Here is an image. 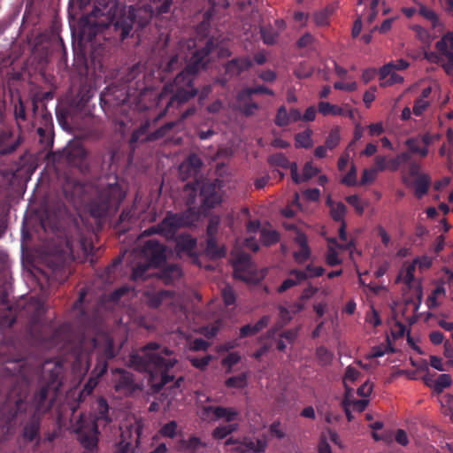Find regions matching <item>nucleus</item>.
<instances>
[{"label":"nucleus","mask_w":453,"mask_h":453,"mask_svg":"<svg viewBox=\"0 0 453 453\" xmlns=\"http://www.w3.org/2000/svg\"><path fill=\"white\" fill-rule=\"evenodd\" d=\"M0 288V372L13 377L12 386L0 407V442L13 436L17 427L26 443L40 441L42 421L53 406L50 390H58L62 365L51 360L29 359L30 347L50 349L72 342L73 326L65 322L53 327L44 321L40 302L27 303L18 313Z\"/></svg>","instance_id":"obj_1"},{"label":"nucleus","mask_w":453,"mask_h":453,"mask_svg":"<svg viewBox=\"0 0 453 453\" xmlns=\"http://www.w3.org/2000/svg\"><path fill=\"white\" fill-rule=\"evenodd\" d=\"M260 34L265 44L273 45L277 41L278 34L273 27H262L260 28Z\"/></svg>","instance_id":"obj_48"},{"label":"nucleus","mask_w":453,"mask_h":453,"mask_svg":"<svg viewBox=\"0 0 453 453\" xmlns=\"http://www.w3.org/2000/svg\"><path fill=\"white\" fill-rule=\"evenodd\" d=\"M319 111L326 116V115H340L342 113V109L337 105L331 104L327 102H320L319 104Z\"/></svg>","instance_id":"obj_51"},{"label":"nucleus","mask_w":453,"mask_h":453,"mask_svg":"<svg viewBox=\"0 0 453 453\" xmlns=\"http://www.w3.org/2000/svg\"><path fill=\"white\" fill-rule=\"evenodd\" d=\"M267 448V440L265 436L262 438L245 437L242 441V448H236L237 450L249 453H263Z\"/></svg>","instance_id":"obj_25"},{"label":"nucleus","mask_w":453,"mask_h":453,"mask_svg":"<svg viewBox=\"0 0 453 453\" xmlns=\"http://www.w3.org/2000/svg\"><path fill=\"white\" fill-rule=\"evenodd\" d=\"M316 357L319 361V364L326 366L332 363L334 354L326 347L320 346L318 347L316 349Z\"/></svg>","instance_id":"obj_44"},{"label":"nucleus","mask_w":453,"mask_h":453,"mask_svg":"<svg viewBox=\"0 0 453 453\" xmlns=\"http://www.w3.org/2000/svg\"><path fill=\"white\" fill-rule=\"evenodd\" d=\"M268 162L272 166H279L283 169H289L291 177L296 184L301 183L300 175L298 174L297 164L291 163L283 153H275L269 157Z\"/></svg>","instance_id":"obj_22"},{"label":"nucleus","mask_w":453,"mask_h":453,"mask_svg":"<svg viewBox=\"0 0 453 453\" xmlns=\"http://www.w3.org/2000/svg\"><path fill=\"white\" fill-rule=\"evenodd\" d=\"M115 389L116 391H130L134 388V376L131 372L119 369L116 370Z\"/></svg>","instance_id":"obj_28"},{"label":"nucleus","mask_w":453,"mask_h":453,"mask_svg":"<svg viewBox=\"0 0 453 453\" xmlns=\"http://www.w3.org/2000/svg\"><path fill=\"white\" fill-rule=\"evenodd\" d=\"M211 358V355H206L203 357H190L189 361L194 367L200 370H205L209 365Z\"/></svg>","instance_id":"obj_58"},{"label":"nucleus","mask_w":453,"mask_h":453,"mask_svg":"<svg viewBox=\"0 0 453 453\" xmlns=\"http://www.w3.org/2000/svg\"><path fill=\"white\" fill-rule=\"evenodd\" d=\"M251 66L252 60L249 57L234 58L225 64L224 73L217 77L215 82L225 88L230 79L239 77Z\"/></svg>","instance_id":"obj_15"},{"label":"nucleus","mask_w":453,"mask_h":453,"mask_svg":"<svg viewBox=\"0 0 453 453\" xmlns=\"http://www.w3.org/2000/svg\"><path fill=\"white\" fill-rule=\"evenodd\" d=\"M411 156L409 151L402 152L396 155L395 157L388 159V170L391 172H395L403 164L408 163L411 160Z\"/></svg>","instance_id":"obj_39"},{"label":"nucleus","mask_w":453,"mask_h":453,"mask_svg":"<svg viewBox=\"0 0 453 453\" xmlns=\"http://www.w3.org/2000/svg\"><path fill=\"white\" fill-rule=\"evenodd\" d=\"M182 274L181 268L177 264H170L165 265L159 273V278H161L165 283L170 284L174 280L180 278Z\"/></svg>","instance_id":"obj_31"},{"label":"nucleus","mask_w":453,"mask_h":453,"mask_svg":"<svg viewBox=\"0 0 453 453\" xmlns=\"http://www.w3.org/2000/svg\"><path fill=\"white\" fill-rule=\"evenodd\" d=\"M175 122L170 121L157 128L156 131L149 133L150 122L149 119L143 121L138 128L134 130L130 138V144L137 142H147L157 141L165 137L174 127Z\"/></svg>","instance_id":"obj_14"},{"label":"nucleus","mask_w":453,"mask_h":453,"mask_svg":"<svg viewBox=\"0 0 453 453\" xmlns=\"http://www.w3.org/2000/svg\"><path fill=\"white\" fill-rule=\"evenodd\" d=\"M206 447L207 443L196 435H190L188 439L180 438L174 444V449L180 453H199L201 449Z\"/></svg>","instance_id":"obj_20"},{"label":"nucleus","mask_w":453,"mask_h":453,"mask_svg":"<svg viewBox=\"0 0 453 453\" xmlns=\"http://www.w3.org/2000/svg\"><path fill=\"white\" fill-rule=\"evenodd\" d=\"M296 242L299 245V250L293 254L294 259L297 264L305 263L311 257V249L308 245L307 238L304 234H298Z\"/></svg>","instance_id":"obj_29"},{"label":"nucleus","mask_w":453,"mask_h":453,"mask_svg":"<svg viewBox=\"0 0 453 453\" xmlns=\"http://www.w3.org/2000/svg\"><path fill=\"white\" fill-rule=\"evenodd\" d=\"M239 429V424L221 425L213 429L211 435L215 440H222Z\"/></svg>","instance_id":"obj_36"},{"label":"nucleus","mask_w":453,"mask_h":453,"mask_svg":"<svg viewBox=\"0 0 453 453\" xmlns=\"http://www.w3.org/2000/svg\"><path fill=\"white\" fill-rule=\"evenodd\" d=\"M404 144L408 147L410 152L419 154L422 157H426L428 154V148L420 147L418 138L411 137L405 141Z\"/></svg>","instance_id":"obj_42"},{"label":"nucleus","mask_w":453,"mask_h":453,"mask_svg":"<svg viewBox=\"0 0 453 453\" xmlns=\"http://www.w3.org/2000/svg\"><path fill=\"white\" fill-rule=\"evenodd\" d=\"M93 349L97 352L96 364L91 372V377L81 390L78 400L84 402L89 396L98 384L99 379L107 372L108 361L115 357L113 340L106 334L98 338H92Z\"/></svg>","instance_id":"obj_8"},{"label":"nucleus","mask_w":453,"mask_h":453,"mask_svg":"<svg viewBox=\"0 0 453 453\" xmlns=\"http://www.w3.org/2000/svg\"><path fill=\"white\" fill-rule=\"evenodd\" d=\"M152 74L145 72L141 63L134 65L121 78L122 83L118 86L111 84L101 94V105L104 111L112 108L115 114L127 113V100L129 96L143 94L151 88Z\"/></svg>","instance_id":"obj_6"},{"label":"nucleus","mask_w":453,"mask_h":453,"mask_svg":"<svg viewBox=\"0 0 453 453\" xmlns=\"http://www.w3.org/2000/svg\"><path fill=\"white\" fill-rule=\"evenodd\" d=\"M431 182L432 180L428 174L421 173L418 175L414 181L415 196L417 198H422L424 196H426L428 193Z\"/></svg>","instance_id":"obj_32"},{"label":"nucleus","mask_w":453,"mask_h":453,"mask_svg":"<svg viewBox=\"0 0 453 453\" xmlns=\"http://www.w3.org/2000/svg\"><path fill=\"white\" fill-rule=\"evenodd\" d=\"M257 94H265L268 96H274L273 90H272L271 88H269L264 85H259V86H257L254 88H245L242 89L237 94V100L244 101L246 99H251V96L253 95H257Z\"/></svg>","instance_id":"obj_33"},{"label":"nucleus","mask_w":453,"mask_h":453,"mask_svg":"<svg viewBox=\"0 0 453 453\" xmlns=\"http://www.w3.org/2000/svg\"><path fill=\"white\" fill-rule=\"evenodd\" d=\"M296 147L309 149L312 146L311 132L310 130L296 134Z\"/></svg>","instance_id":"obj_43"},{"label":"nucleus","mask_w":453,"mask_h":453,"mask_svg":"<svg viewBox=\"0 0 453 453\" xmlns=\"http://www.w3.org/2000/svg\"><path fill=\"white\" fill-rule=\"evenodd\" d=\"M269 323L270 316L264 315L254 325L247 324L242 326L240 328L239 338L242 339L249 336L256 335L257 334L264 330L265 327H267Z\"/></svg>","instance_id":"obj_27"},{"label":"nucleus","mask_w":453,"mask_h":453,"mask_svg":"<svg viewBox=\"0 0 453 453\" xmlns=\"http://www.w3.org/2000/svg\"><path fill=\"white\" fill-rule=\"evenodd\" d=\"M409 62L402 58L398 59L395 63L389 62L380 68L379 78L380 80H385L393 70H405L409 67Z\"/></svg>","instance_id":"obj_34"},{"label":"nucleus","mask_w":453,"mask_h":453,"mask_svg":"<svg viewBox=\"0 0 453 453\" xmlns=\"http://www.w3.org/2000/svg\"><path fill=\"white\" fill-rule=\"evenodd\" d=\"M416 264L412 261L405 268V274L403 281L406 285L410 286L415 280Z\"/></svg>","instance_id":"obj_62"},{"label":"nucleus","mask_w":453,"mask_h":453,"mask_svg":"<svg viewBox=\"0 0 453 453\" xmlns=\"http://www.w3.org/2000/svg\"><path fill=\"white\" fill-rule=\"evenodd\" d=\"M93 249L91 238H88L83 229L74 224L65 235L64 246H56L44 257V267L42 269V273L49 285L64 283L73 273V262L88 258Z\"/></svg>","instance_id":"obj_3"},{"label":"nucleus","mask_w":453,"mask_h":453,"mask_svg":"<svg viewBox=\"0 0 453 453\" xmlns=\"http://www.w3.org/2000/svg\"><path fill=\"white\" fill-rule=\"evenodd\" d=\"M346 202L353 206L357 214L362 215L365 208L357 195H351L346 197Z\"/></svg>","instance_id":"obj_63"},{"label":"nucleus","mask_w":453,"mask_h":453,"mask_svg":"<svg viewBox=\"0 0 453 453\" xmlns=\"http://www.w3.org/2000/svg\"><path fill=\"white\" fill-rule=\"evenodd\" d=\"M274 124L279 127H284L290 124L288 112L285 105H281L278 108Z\"/></svg>","instance_id":"obj_46"},{"label":"nucleus","mask_w":453,"mask_h":453,"mask_svg":"<svg viewBox=\"0 0 453 453\" xmlns=\"http://www.w3.org/2000/svg\"><path fill=\"white\" fill-rule=\"evenodd\" d=\"M341 141V129L339 127H334L331 129L328 136L326 139L325 145L329 150H334L338 146Z\"/></svg>","instance_id":"obj_45"},{"label":"nucleus","mask_w":453,"mask_h":453,"mask_svg":"<svg viewBox=\"0 0 453 453\" xmlns=\"http://www.w3.org/2000/svg\"><path fill=\"white\" fill-rule=\"evenodd\" d=\"M150 4L135 9L121 8L114 0H91L93 9L85 18L82 35L89 42L103 39L112 44L132 36L135 24L140 28L147 26L154 16L170 12L173 0H150Z\"/></svg>","instance_id":"obj_2"},{"label":"nucleus","mask_w":453,"mask_h":453,"mask_svg":"<svg viewBox=\"0 0 453 453\" xmlns=\"http://www.w3.org/2000/svg\"><path fill=\"white\" fill-rule=\"evenodd\" d=\"M280 239V233L276 230L262 228L260 230V242L265 246H271L277 243Z\"/></svg>","instance_id":"obj_38"},{"label":"nucleus","mask_w":453,"mask_h":453,"mask_svg":"<svg viewBox=\"0 0 453 453\" xmlns=\"http://www.w3.org/2000/svg\"><path fill=\"white\" fill-rule=\"evenodd\" d=\"M239 102L241 103L240 110L246 117L254 115L256 111L259 109V105L257 103L252 102L250 99Z\"/></svg>","instance_id":"obj_52"},{"label":"nucleus","mask_w":453,"mask_h":453,"mask_svg":"<svg viewBox=\"0 0 453 453\" xmlns=\"http://www.w3.org/2000/svg\"><path fill=\"white\" fill-rule=\"evenodd\" d=\"M234 275L243 281H250L254 271L251 257L245 252H239L233 258Z\"/></svg>","instance_id":"obj_18"},{"label":"nucleus","mask_w":453,"mask_h":453,"mask_svg":"<svg viewBox=\"0 0 453 453\" xmlns=\"http://www.w3.org/2000/svg\"><path fill=\"white\" fill-rule=\"evenodd\" d=\"M173 351L150 342L130 356V365L135 370L150 374V382L155 392H159L166 384L175 379L173 370L177 359Z\"/></svg>","instance_id":"obj_5"},{"label":"nucleus","mask_w":453,"mask_h":453,"mask_svg":"<svg viewBox=\"0 0 453 453\" xmlns=\"http://www.w3.org/2000/svg\"><path fill=\"white\" fill-rule=\"evenodd\" d=\"M346 212H347V207L342 202L337 203L334 206H332V208L330 209V215H331L332 219L334 221L341 222V223H342V221H345L344 217H345Z\"/></svg>","instance_id":"obj_47"},{"label":"nucleus","mask_w":453,"mask_h":453,"mask_svg":"<svg viewBox=\"0 0 453 453\" xmlns=\"http://www.w3.org/2000/svg\"><path fill=\"white\" fill-rule=\"evenodd\" d=\"M205 252L211 259H219L226 256V249L218 244L216 238H207Z\"/></svg>","instance_id":"obj_35"},{"label":"nucleus","mask_w":453,"mask_h":453,"mask_svg":"<svg viewBox=\"0 0 453 453\" xmlns=\"http://www.w3.org/2000/svg\"><path fill=\"white\" fill-rule=\"evenodd\" d=\"M144 424L142 419H136L134 423L121 427L120 441L118 443L119 453H134V447L140 444Z\"/></svg>","instance_id":"obj_11"},{"label":"nucleus","mask_w":453,"mask_h":453,"mask_svg":"<svg viewBox=\"0 0 453 453\" xmlns=\"http://www.w3.org/2000/svg\"><path fill=\"white\" fill-rule=\"evenodd\" d=\"M403 81V77L392 71L385 80H380V87L386 88L396 83H402Z\"/></svg>","instance_id":"obj_60"},{"label":"nucleus","mask_w":453,"mask_h":453,"mask_svg":"<svg viewBox=\"0 0 453 453\" xmlns=\"http://www.w3.org/2000/svg\"><path fill=\"white\" fill-rule=\"evenodd\" d=\"M221 295H222V298H223V301H224V303L226 304V306H230V305L234 304L236 296H235V293H234V290L233 289V288H231L230 286L225 287L222 289Z\"/></svg>","instance_id":"obj_59"},{"label":"nucleus","mask_w":453,"mask_h":453,"mask_svg":"<svg viewBox=\"0 0 453 453\" xmlns=\"http://www.w3.org/2000/svg\"><path fill=\"white\" fill-rule=\"evenodd\" d=\"M172 242H175L174 250L178 256L188 255L193 257L197 245V241L189 234H180Z\"/></svg>","instance_id":"obj_21"},{"label":"nucleus","mask_w":453,"mask_h":453,"mask_svg":"<svg viewBox=\"0 0 453 453\" xmlns=\"http://www.w3.org/2000/svg\"><path fill=\"white\" fill-rule=\"evenodd\" d=\"M241 360V355L237 352H231L221 361L223 366L227 367L226 372H231L234 365Z\"/></svg>","instance_id":"obj_53"},{"label":"nucleus","mask_w":453,"mask_h":453,"mask_svg":"<svg viewBox=\"0 0 453 453\" xmlns=\"http://www.w3.org/2000/svg\"><path fill=\"white\" fill-rule=\"evenodd\" d=\"M203 165L201 158L196 154H191L180 165V173L183 179L196 177Z\"/></svg>","instance_id":"obj_24"},{"label":"nucleus","mask_w":453,"mask_h":453,"mask_svg":"<svg viewBox=\"0 0 453 453\" xmlns=\"http://www.w3.org/2000/svg\"><path fill=\"white\" fill-rule=\"evenodd\" d=\"M215 46L213 39L210 38L203 48L192 54L186 68L178 73L172 82L165 84L157 97V105H163L165 102V110L169 111L171 109L180 108L197 95L198 88L195 86L196 74L206 67L208 56Z\"/></svg>","instance_id":"obj_4"},{"label":"nucleus","mask_w":453,"mask_h":453,"mask_svg":"<svg viewBox=\"0 0 453 453\" xmlns=\"http://www.w3.org/2000/svg\"><path fill=\"white\" fill-rule=\"evenodd\" d=\"M430 388L434 389L436 393L440 394L441 393L445 388H449L452 384V379L451 376L448 373H442L438 376V378L433 381L432 383H429L428 381L426 382Z\"/></svg>","instance_id":"obj_37"},{"label":"nucleus","mask_w":453,"mask_h":453,"mask_svg":"<svg viewBox=\"0 0 453 453\" xmlns=\"http://www.w3.org/2000/svg\"><path fill=\"white\" fill-rule=\"evenodd\" d=\"M152 267L148 261L145 263L138 264L134 269L132 273V279L134 280H144L149 277V269Z\"/></svg>","instance_id":"obj_41"},{"label":"nucleus","mask_w":453,"mask_h":453,"mask_svg":"<svg viewBox=\"0 0 453 453\" xmlns=\"http://www.w3.org/2000/svg\"><path fill=\"white\" fill-rule=\"evenodd\" d=\"M125 197L126 193L119 183L108 184L98 191L90 203V213L95 218H103L110 211L119 210Z\"/></svg>","instance_id":"obj_9"},{"label":"nucleus","mask_w":453,"mask_h":453,"mask_svg":"<svg viewBox=\"0 0 453 453\" xmlns=\"http://www.w3.org/2000/svg\"><path fill=\"white\" fill-rule=\"evenodd\" d=\"M435 49L447 58L443 65L447 73H453V33L448 32L435 43Z\"/></svg>","instance_id":"obj_19"},{"label":"nucleus","mask_w":453,"mask_h":453,"mask_svg":"<svg viewBox=\"0 0 453 453\" xmlns=\"http://www.w3.org/2000/svg\"><path fill=\"white\" fill-rule=\"evenodd\" d=\"M342 183L353 187L357 185V168L355 165H352L347 174L342 179Z\"/></svg>","instance_id":"obj_61"},{"label":"nucleus","mask_w":453,"mask_h":453,"mask_svg":"<svg viewBox=\"0 0 453 453\" xmlns=\"http://www.w3.org/2000/svg\"><path fill=\"white\" fill-rule=\"evenodd\" d=\"M360 375V372L358 370H357L355 367L348 366L345 372L344 375V385L346 388V395L349 394V388H348V382H354L357 380L358 376Z\"/></svg>","instance_id":"obj_57"},{"label":"nucleus","mask_w":453,"mask_h":453,"mask_svg":"<svg viewBox=\"0 0 453 453\" xmlns=\"http://www.w3.org/2000/svg\"><path fill=\"white\" fill-rule=\"evenodd\" d=\"M185 188H191L195 192L199 191L202 206L205 209L213 208L221 202L217 184L210 180H196L193 184H186Z\"/></svg>","instance_id":"obj_12"},{"label":"nucleus","mask_w":453,"mask_h":453,"mask_svg":"<svg viewBox=\"0 0 453 453\" xmlns=\"http://www.w3.org/2000/svg\"><path fill=\"white\" fill-rule=\"evenodd\" d=\"M412 29L415 31L416 36L420 42L426 44H430L432 42L433 37L429 31L418 25L414 26Z\"/></svg>","instance_id":"obj_54"},{"label":"nucleus","mask_w":453,"mask_h":453,"mask_svg":"<svg viewBox=\"0 0 453 453\" xmlns=\"http://www.w3.org/2000/svg\"><path fill=\"white\" fill-rule=\"evenodd\" d=\"M247 373L242 372L236 376H232L226 379L225 381V386L229 388L242 389L247 386Z\"/></svg>","instance_id":"obj_40"},{"label":"nucleus","mask_w":453,"mask_h":453,"mask_svg":"<svg viewBox=\"0 0 453 453\" xmlns=\"http://www.w3.org/2000/svg\"><path fill=\"white\" fill-rule=\"evenodd\" d=\"M326 262L330 266H335L342 264V259L339 257L338 252L331 245L328 246L326 255Z\"/></svg>","instance_id":"obj_56"},{"label":"nucleus","mask_w":453,"mask_h":453,"mask_svg":"<svg viewBox=\"0 0 453 453\" xmlns=\"http://www.w3.org/2000/svg\"><path fill=\"white\" fill-rule=\"evenodd\" d=\"M178 424L175 420L169 421L168 423L162 426L159 430V434L163 437L174 438L177 434Z\"/></svg>","instance_id":"obj_49"},{"label":"nucleus","mask_w":453,"mask_h":453,"mask_svg":"<svg viewBox=\"0 0 453 453\" xmlns=\"http://www.w3.org/2000/svg\"><path fill=\"white\" fill-rule=\"evenodd\" d=\"M191 200L188 199V201L189 206L187 210L180 212L167 211L165 218L158 224L145 229L142 235L159 234L166 241H172L179 235L177 234L179 230L196 225L199 220L200 212L196 208L190 205L193 203Z\"/></svg>","instance_id":"obj_7"},{"label":"nucleus","mask_w":453,"mask_h":453,"mask_svg":"<svg viewBox=\"0 0 453 453\" xmlns=\"http://www.w3.org/2000/svg\"><path fill=\"white\" fill-rule=\"evenodd\" d=\"M79 419H84L85 424L96 425V428L105 427L112 421L110 406L104 397H98L92 403L89 416L81 414Z\"/></svg>","instance_id":"obj_13"},{"label":"nucleus","mask_w":453,"mask_h":453,"mask_svg":"<svg viewBox=\"0 0 453 453\" xmlns=\"http://www.w3.org/2000/svg\"><path fill=\"white\" fill-rule=\"evenodd\" d=\"M289 274L294 276L295 279L288 278L284 280L280 286L278 288L279 293H283L292 287L296 286L302 281L307 280V273L305 272H302V270L293 269L289 272Z\"/></svg>","instance_id":"obj_30"},{"label":"nucleus","mask_w":453,"mask_h":453,"mask_svg":"<svg viewBox=\"0 0 453 453\" xmlns=\"http://www.w3.org/2000/svg\"><path fill=\"white\" fill-rule=\"evenodd\" d=\"M143 254L147 261L153 268H157L165 264L166 260V248L159 241L151 239L147 241L143 246Z\"/></svg>","instance_id":"obj_17"},{"label":"nucleus","mask_w":453,"mask_h":453,"mask_svg":"<svg viewBox=\"0 0 453 453\" xmlns=\"http://www.w3.org/2000/svg\"><path fill=\"white\" fill-rule=\"evenodd\" d=\"M319 173V169L313 166L311 162L305 163L303 169V175L300 176L301 182L307 181Z\"/></svg>","instance_id":"obj_55"},{"label":"nucleus","mask_w":453,"mask_h":453,"mask_svg":"<svg viewBox=\"0 0 453 453\" xmlns=\"http://www.w3.org/2000/svg\"><path fill=\"white\" fill-rule=\"evenodd\" d=\"M203 412L209 414L212 412L216 419H224L228 424L237 420L240 416V411L233 407L212 406L208 405L203 407Z\"/></svg>","instance_id":"obj_23"},{"label":"nucleus","mask_w":453,"mask_h":453,"mask_svg":"<svg viewBox=\"0 0 453 453\" xmlns=\"http://www.w3.org/2000/svg\"><path fill=\"white\" fill-rule=\"evenodd\" d=\"M429 106V103L423 99V98H417L414 102V106H413V113L414 115L419 117L421 116L424 111L427 109V107Z\"/></svg>","instance_id":"obj_64"},{"label":"nucleus","mask_w":453,"mask_h":453,"mask_svg":"<svg viewBox=\"0 0 453 453\" xmlns=\"http://www.w3.org/2000/svg\"><path fill=\"white\" fill-rule=\"evenodd\" d=\"M20 144V138H14L12 131L0 133V153L2 155L12 154Z\"/></svg>","instance_id":"obj_26"},{"label":"nucleus","mask_w":453,"mask_h":453,"mask_svg":"<svg viewBox=\"0 0 453 453\" xmlns=\"http://www.w3.org/2000/svg\"><path fill=\"white\" fill-rule=\"evenodd\" d=\"M419 14L426 19L429 20L432 23V27L434 28L439 26V18L435 12L433 11L432 9L427 8L425 5H420Z\"/></svg>","instance_id":"obj_50"},{"label":"nucleus","mask_w":453,"mask_h":453,"mask_svg":"<svg viewBox=\"0 0 453 453\" xmlns=\"http://www.w3.org/2000/svg\"><path fill=\"white\" fill-rule=\"evenodd\" d=\"M64 153L69 165L78 168L83 173L88 172L87 150L80 142H69Z\"/></svg>","instance_id":"obj_16"},{"label":"nucleus","mask_w":453,"mask_h":453,"mask_svg":"<svg viewBox=\"0 0 453 453\" xmlns=\"http://www.w3.org/2000/svg\"><path fill=\"white\" fill-rule=\"evenodd\" d=\"M77 441L84 449L83 453H98L99 428L96 425L85 424L84 419H78L73 428Z\"/></svg>","instance_id":"obj_10"}]
</instances>
